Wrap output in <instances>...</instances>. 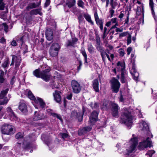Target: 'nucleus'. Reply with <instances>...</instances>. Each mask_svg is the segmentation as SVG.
I'll return each mask as SVG.
<instances>
[{
  "instance_id": "nucleus-14",
  "label": "nucleus",
  "mask_w": 157,
  "mask_h": 157,
  "mask_svg": "<svg viewBox=\"0 0 157 157\" xmlns=\"http://www.w3.org/2000/svg\"><path fill=\"white\" fill-rule=\"evenodd\" d=\"M7 111L11 120L13 121L17 120V117L16 116L10 107H8L7 109Z\"/></svg>"
},
{
  "instance_id": "nucleus-27",
  "label": "nucleus",
  "mask_w": 157,
  "mask_h": 157,
  "mask_svg": "<svg viewBox=\"0 0 157 157\" xmlns=\"http://www.w3.org/2000/svg\"><path fill=\"white\" fill-rule=\"evenodd\" d=\"M78 40V39L76 38H73L72 40H68L66 44V46H73L76 44Z\"/></svg>"
},
{
  "instance_id": "nucleus-9",
  "label": "nucleus",
  "mask_w": 157,
  "mask_h": 157,
  "mask_svg": "<svg viewBox=\"0 0 157 157\" xmlns=\"http://www.w3.org/2000/svg\"><path fill=\"white\" fill-rule=\"evenodd\" d=\"M71 86L73 93L78 94L80 92L81 90V86L76 81L72 80L71 82Z\"/></svg>"
},
{
  "instance_id": "nucleus-58",
  "label": "nucleus",
  "mask_w": 157,
  "mask_h": 157,
  "mask_svg": "<svg viewBox=\"0 0 157 157\" xmlns=\"http://www.w3.org/2000/svg\"><path fill=\"white\" fill-rule=\"evenodd\" d=\"M47 112L50 113L51 116L52 117H53L55 113L53 112V110L50 109H48L47 110Z\"/></svg>"
},
{
  "instance_id": "nucleus-55",
  "label": "nucleus",
  "mask_w": 157,
  "mask_h": 157,
  "mask_svg": "<svg viewBox=\"0 0 157 157\" xmlns=\"http://www.w3.org/2000/svg\"><path fill=\"white\" fill-rule=\"evenodd\" d=\"M71 11L74 13L75 14L77 13L78 12V9L76 7H72V8L71 10Z\"/></svg>"
},
{
  "instance_id": "nucleus-20",
  "label": "nucleus",
  "mask_w": 157,
  "mask_h": 157,
  "mask_svg": "<svg viewBox=\"0 0 157 157\" xmlns=\"http://www.w3.org/2000/svg\"><path fill=\"white\" fill-rule=\"evenodd\" d=\"M74 115H75L76 118L78 119L79 122H80L82 121L83 115L80 112H73L72 113L71 116H73Z\"/></svg>"
},
{
  "instance_id": "nucleus-62",
  "label": "nucleus",
  "mask_w": 157,
  "mask_h": 157,
  "mask_svg": "<svg viewBox=\"0 0 157 157\" xmlns=\"http://www.w3.org/2000/svg\"><path fill=\"white\" fill-rule=\"evenodd\" d=\"M6 42V40L4 38V37H2L0 39V43L4 44H5Z\"/></svg>"
},
{
  "instance_id": "nucleus-43",
  "label": "nucleus",
  "mask_w": 157,
  "mask_h": 157,
  "mask_svg": "<svg viewBox=\"0 0 157 157\" xmlns=\"http://www.w3.org/2000/svg\"><path fill=\"white\" fill-rule=\"evenodd\" d=\"M81 52L84 57V59L85 63H87V55L84 50H82L81 51Z\"/></svg>"
},
{
  "instance_id": "nucleus-37",
  "label": "nucleus",
  "mask_w": 157,
  "mask_h": 157,
  "mask_svg": "<svg viewBox=\"0 0 157 157\" xmlns=\"http://www.w3.org/2000/svg\"><path fill=\"white\" fill-rule=\"evenodd\" d=\"M84 17L88 22L90 23L92 25L94 24V22L92 21L91 17L89 15L85 14L84 15Z\"/></svg>"
},
{
  "instance_id": "nucleus-56",
  "label": "nucleus",
  "mask_w": 157,
  "mask_h": 157,
  "mask_svg": "<svg viewBox=\"0 0 157 157\" xmlns=\"http://www.w3.org/2000/svg\"><path fill=\"white\" fill-rule=\"evenodd\" d=\"M72 97V93L71 92L68 93L66 98L69 100H71Z\"/></svg>"
},
{
  "instance_id": "nucleus-6",
  "label": "nucleus",
  "mask_w": 157,
  "mask_h": 157,
  "mask_svg": "<svg viewBox=\"0 0 157 157\" xmlns=\"http://www.w3.org/2000/svg\"><path fill=\"white\" fill-rule=\"evenodd\" d=\"M151 143L150 139L148 137L146 140L139 143V148L140 149L142 150L147 147H151Z\"/></svg>"
},
{
  "instance_id": "nucleus-5",
  "label": "nucleus",
  "mask_w": 157,
  "mask_h": 157,
  "mask_svg": "<svg viewBox=\"0 0 157 157\" xmlns=\"http://www.w3.org/2000/svg\"><path fill=\"white\" fill-rule=\"evenodd\" d=\"M1 129L2 133L4 134L11 135L14 133L12 125L10 124L3 125Z\"/></svg>"
},
{
  "instance_id": "nucleus-25",
  "label": "nucleus",
  "mask_w": 157,
  "mask_h": 157,
  "mask_svg": "<svg viewBox=\"0 0 157 157\" xmlns=\"http://www.w3.org/2000/svg\"><path fill=\"white\" fill-rule=\"evenodd\" d=\"M130 72L132 75L134 79L136 81L137 80L139 74L136 69H130Z\"/></svg>"
},
{
  "instance_id": "nucleus-11",
  "label": "nucleus",
  "mask_w": 157,
  "mask_h": 157,
  "mask_svg": "<svg viewBox=\"0 0 157 157\" xmlns=\"http://www.w3.org/2000/svg\"><path fill=\"white\" fill-rule=\"evenodd\" d=\"M92 128L91 126L80 128L78 130V134L80 136L84 135L90 131Z\"/></svg>"
},
{
  "instance_id": "nucleus-19",
  "label": "nucleus",
  "mask_w": 157,
  "mask_h": 157,
  "mask_svg": "<svg viewBox=\"0 0 157 157\" xmlns=\"http://www.w3.org/2000/svg\"><path fill=\"white\" fill-rule=\"evenodd\" d=\"M35 115L33 118L34 121H37L44 118V114L43 113L39 112L37 113L36 112H35Z\"/></svg>"
},
{
  "instance_id": "nucleus-45",
  "label": "nucleus",
  "mask_w": 157,
  "mask_h": 157,
  "mask_svg": "<svg viewBox=\"0 0 157 157\" xmlns=\"http://www.w3.org/2000/svg\"><path fill=\"white\" fill-rule=\"evenodd\" d=\"M101 53V55L102 57L103 60L104 61V58L105 55L106 57L108 58V54H107L106 52H105L103 50H102V51H100Z\"/></svg>"
},
{
  "instance_id": "nucleus-13",
  "label": "nucleus",
  "mask_w": 157,
  "mask_h": 157,
  "mask_svg": "<svg viewBox=\"0 0 157 157\" xmlns=\"http://www.w3.org/2000/svg\"><path fill=\"white\" fill-rule=\"evenodd\" d=\"M121 81L122 83H127L129 78L127 75L125 69H121Z\"/></svg>"
},
{
  "instance_id": "nucleus-17",
  "label": "nucleus",
  "mask_w": 157,
  "mask_h": 157,
  "mask_svg": "<svg viewBox=\"0 0 157 157\" xmlns=\"http://www.w3.org/2000/svg\"><path fill=\"white\" fill-rule=\"evenodd\" d=\"M61 92L57 90L55 91L53 93L54 100L57 103H60L61 101Z\"/></svg>"
},
{
  "instance_id": "nucleus-29",
  "label": "nucleus",
  "mask_w": 157,
  "mask_h": 157,
  "mask_svg": "<svg viewBox=\"0 0 157 157\" xmlns=\"http://www.w3.org/2000/svg\"><path fill=\"white\" fill-rule=\"evenodd\" d=\"M76 4L75 0H70L68 1L66 3V5L69 8H71L75 5Z\"/></svg>"
},
{
  "instance_id": "nucleus-8",
  "label": "nucleus",
  "mask_w": 157,
  "mask_h": 157,
  "mask_svg": "<svg viewBox=\"0 0 157 157\" xmlns=\"http://www.w3.org/2000/svg\"><path fill=\"white\" fill-rule=\"evenodd\" d=\"M134 135H132L133 138H131L130 141L131 144L130 147L128 149H127L129 153H132L135 150L138 144L137 138L134 137Z\"/></svg>"
},
{
  "instance_id": "nucleus-61",
  "label": "nucleus",
  "mask_w": 157,
  "mask_h": 157,
  "mask_svg": "<svg viewBox=\"0 0 157 157\" xmlns=\"http://www.w3.org/2000/svg\"><path fill=\"white\" fill-rule=\"evenodd\" d=\"M78 20H79V22H80L81 21H82L84 19L82 15V14L80 15L78 17Z\"/></svg>"
},
{
  "instance_id": "nucleus-48",
  "label": "nucleus",
  "mask_w": 157,
  "mask_h": 157,
  "mask_svg": "<svg viewBox=\"0 0 157 157\" xmlns=\"http://www.w3.org/2000/svg\"><path fill=\"white\" fill-rule=\"evenodd\" d=\"M96 44H101L100 37L98 34H96Z\"/></svg>"
},
{
  "instance_id": "nucleus-16",
  "label": "nucleus",
  "mask_w": 157,
  "mask_h": 157,
  "mask_svg": "<svg viewBox=\"0 0 157 157\" xmlns=\"http://www.w3.org/2000/svg\"><path fill=\"white\" fill-rule=\"evenodd\" d=\"M41 0H40L38 2L36 3V4L34 2H31L29 3L26 7V10L29 11L30 9L35 8L37 7H39L40 5Z\"/></svg>"
},
{
  "instance_id": "nucleus-7",
  "label": "nucleus",
  "mask_w": 157,
  "mask_h": 157,
  "mask_svg": "<svg viewBox=\"0 0 157 157\" xmlns=\"http://www.w3.org/2000/svg\"><path fill=\"white\" fill-rule=\"evenodd\" d=\"M98 112L95 111H94L91 113L89 121L90 125H93L98 121Z\"/></svg>"
},
{
  "instance_id": "nucleus-40",
  "label": "nucleus",
  "mask_w": 157,
  "mask_h": 157,
  "mask_svg": "<svg viewBox=\"0 0 157 157\" xmlns=\"http://www.w3.org/2000/svg\"><path fill=\"white\" fill-rule=\"evenodd\" d=\"M9 60L6 59L2 64V67L4 68L7 67V66L9 65Z\"/></svg>"
},
{
  "instance_id": "nucleus-2",
  "label": "nucleus",
  "mask_w": 157,
  "mask_h": 157,
  "mask_svg": "<svg viewBox=\"0 0 157 157\" xmlns=\"http://www.w3.org/2000/svg\"><path fill=\"white\" fill-rule=\"evenodd\" d=\"M49 69H36L33 72L34 75L37 78H40L46 82H48L50 78Z\"/></svg>"
},
{
  "instance_id": "nucleus-38",
  "label": "nucleus",
  "mask_w": 157,
  "mask_h": 157,
  "mask_svg": "<svg viewBox=\"0 0 157 157\" xmlns=\"http://www.w3.org/2000/svg\"><path fill=\"white\" fill-rule=\"evenodd\" d=\"M142 124L143 127L142 130L147 131L149 129V127L147 124L144 121H143Z\"/></svg>"
},
{
  "instance_id": "nucleus-36",
  "label": "nucleus",
  "mask_w": 157,
  "mask_h": 157,
  "mask_svg": "<svg viewBox=\"0 0 157 157\" xmlns=\"http://www.w3.org/2000/svg\"><path fill=\"white\" fill-rule=\"evenodd\" d=\"M28 96L29 98L31 100L35 101L36 100V98L33 95L32 92L30 90L28 91Z\"/></svg>"
},
{
  "instance_id": "nucleus-59",
  "label": "nucleus",
  "mask_w": 157,
  "mask_h": 157,
  "mask_svg": "<svg viewBox=\"0 0 157 157\" xmlns=\"http://www.w3.org/2000/svg\"><path fill=\"white\" fill-rule=\"evenodd\" d=\"M50 0H46V2L44 5V7L46 8L50 4Z\"/></svg>"
},
{
  "instance_id": "nucleus-51",
  "label": "nucleus",
  "mask_w": 157,
  "mask_h": 157,
  "mask_svg": "<svg viewBox=\"0 0 157 157\" xmlns=\"http://www.w3.org/2000/svg\"><path fill=\"white\" fill-rule=\"evenodd\" d=\"M101 44H97L96 45V48L98 51H102V50H103V48L101 46Z\"/></svg>"
},
{
  "instance_id": "nucleus-1",
  "label": "nucleus",
  "mask_w": 157,
  "mask_h": 157,
  "mask_svg": "<svg viewBox=\"0 0 157 157\" xmlns=\"http://www.w3.org/2000/svg\"><path fill=\"white\" fill-rule=\"evenodd\" d=\"M121 118V123L125 124L128 127H131L132 123V118L127 108H124L123 109Z\"/></svg>"
},
{
  "instance_id": "nucleus-22",
  "label": "nucleus",
  "mask_w": 157,
  "mask_h": 157,
  "mask_svg": "<svg viewBox=\"0 0 157 157\" xmlns=\"http://www.w3.org/2000/svg\"><path fill=\"white\" fill-rule=\"evenodd\" d=\"M19 41L21 43V48L23 51L24 54H25L28 52V46L25 44H23V40L22 38H21L20 39Z\"/></svg>"
},
{
  "instance_id": "nucleus-30",
  "label": "nucleus",
  "mask_w": 157,
  "mask_h": 157,
  "mask_svg": "<svg viewBox=\"0 0 157 157\" xmlns=\"http://www.w3.org/2000/svg\"><path fill=\"white\" fill-rule=\"evenodd\" d=\"M59 48L60 46L59 44L57 43H55L52 44L50 49L54 50H59Z\"/></svg>"
},
{
  "instance_id": "nucleus-15",
  "label": "nucleus",
  "mask_w": 157,
  "mask_h": 157,
  "mask_svg": "<svg viewBox=\"0 0 157 157\" xmlns=\"http://www.w3.org/2000/svg\"><path fill=\"white\" fill-rule=\"evenodd\" d=\"M95 20L97 24L99 26L101 30L102 31L103 29V22L101 19L99 18L97 12H95L94 14Z\"/></svg>"
},
{
  "instance_id": "nucleus-18",
  "label": "nucleus",
  "mask_w": 157,
  "mask_h": 157,
  "mask_svg": "<svg viewBox=\"0 0 157 157\" xmlns=\"http://www.w3.org/2000/svg\"><path fill=\"white\" fill-rule=\"evenodd\" d=\"M18 108L23 113H26L28 111L27 106L24 101L19 102Z\"/></svg>"
},
{
  "instance_id": "nucleus-42",
  "label": "nucleus",
  "mask_w": 157,
  "mask_h": 157,
  "mask_svg": "<svg viewBox=\"0 0 157 157\" xmlns=\"http://www.w3.org/2000/svg\"><path fill=\"white\" fill-rule=\"evenodd\" d=\"M88 49L89 52L91 53H93L94 52V48L91 44H89L88 45Z\"/></svg>"
},
{
  "instance_id": "nucleus-54",
  "label": "nucleus",
  "mask_w": 157,
  "mask_h": 157,
  "mask_svg": "<svg viewBox=\"0 0 157 157\" xmlns=\"http://www.w3.org/2000/svg\"><path fill=\"white\" fill-rule=\"evenodd\" d=\"M128 34H129L128 33V32H125L121 33L119 34V38H121V37L125 36L128 34Z\"/></svg>"
},
{
  "instance_id": "nucleus-26",
  "label": "nucleus",
  "mask_w": 157,
  "mask_h": 157,
  "mask_svg": "<svg viewBox=\"0 0 157 157\" xmlns=\"http://www.w3.org/2000/svg\"><path fill=\"white\" fill-rule=\"evenodd\" d=\"M41 9L39 8L38 9H34L31 10L29 13L30 15H36L39 14L40 15H41L42 13L41 12Z\"/></svg>"
},
{
  "instance_id": "nucleus-28",
  "label": "nucleus",
  "mask_w": 157,
  "mask_h": 157,
  "mask_svg": "<svg viewBox=\"0 0 157 157\" xmlns=\"http://www.w3.org/2000/svg\"><path fill=\"white\" fill-rule=\"evenodd\" d=\"M149 7L151 9V13L153 16L155 18V14L154 9V3L153 2V0H149Z\"/></svg>"
},
{
  "instance_id": "nucleus-46",
  "label": "nucleus",
  "mask_w": 157,
  "mask_h": 157,
  "mask_svg": "<svg viewBox=\"0 0 157 157\" xmlns=\"http://www.w3.org/2000/svg\"><path fill=\"white\" fill-rule=\"evenodd\" d=\"M53 117H56L58 119L60 120L61 122H63V120L61 116L59 114L55 113Z\"/></svg>"
},
{
  "instance_id": "nucleus-63",
  "label": "nucleus",
  "mask_w": 157,
  "mask_h": 157,
  "mask_svg": "<svg viewBox=\"0 0 157 157\" xmlns=\"http://www.w3.org/2000/svg\"><path fill=\"white\" fill-rule=\"evenodd\" d=\"M15 76H13L10 82V84L11 85H13L15 82Z\"/></svg>"
},
{
  "instance_id": "nucleus-53",
  "label": "nucleus",
  "mask_w": 157,
  "mask_h": 157,
  "mask_svg": "<svg viewBox=\"0 0 157 157\" xmlns=\"http://www.w3.org/2000/svg\"><path fill=\"white\" fill-rule=\"evenodd\" d=\"M131 35L129 34L128 35V36L127 39V44L128 45L131 42Z\"/></svg>"
},
{
  "instance_id": "nucleus-10",
  "label": "nucleus",
  "mask_w": 157,
  "mask_h": 157,
  "mask_svg": "<svg viewBox=\"0 0 157 157\" xmlns=\"http://www.w3.org/2000/svg\"><path fill=\"white\" fill-rule=\"evenodd\" d=\"M111 113L113 117H119L118 110L120 107L118 104L115 103H112L111 104Z\"/></svg>"
},
{
  "instance_id": "nucleus-12",
  "label": "nucleus",
  "mask_w": 157,
  "mask_h": 157,
  "mask_svg": "<svg viewBox=\"0 0 157 157\" xmlns=\"http://www.w3.org/2000/svg\"><path fill=\"white\" fill-rule=\"evenodd\" d=\"M9 89L8 88L6 89L5 90L2 91L0 93V99H3L4 100L1 101V105H4L7 103L8 102L7 98L5 97Z\"/></svg>"
},
{
  "instance_id": "nucleus-3",
  "label": "nucleus",
  "mask_w": 157,
  "mask_h": 157,
  "mask_svg": "<svg viewBox=\"0 0 157 157\" xmlns=\"http://www.w3.org/2000/svg\"><path fill=\"white\" fill-rule=\"evenodd\" d=\"M15 61V68H19L22 69L25 66V64L23 63L21 64V57L20 56H17L15 55H12V62L10 64L11 66L13 65Z\"/></svg>"
},
{
  "instance_id": "nucleus-44",
  "label": "nucleus",
  "mask_w": 157,
  "mask_h": 157,
  "mask_svg": "<svg viewBox=\"0 0 157 157\" xmlns=\"http://www.w3.org/2000/svg\"><path fill=\"white\" fill-rule=\"evenodd\" d=\"M4 0H0V10H3L5 7V4L3 2Z\"/></svg>"
},
{
  "instance_id": "nucleus-41",
  "label": "nucleus",
  "mask_w": 157,
  "mask_h": 157,
  "mask_svg": "<svg viewBox=\"0 0 157 157\" xmlns=\"http://www.w3.org/2000/svg\"><path fill=\"white\" fill-rule=\"evenodd\" d=\"M23 137V133L22 132H19L15 136L17 139H20L22 138Z\"/></svg>"
},
{
  "instance_id": "nucleus-57",
  "label": "nucleus",
  "mask_w": 157,
  "mask_h": 157,
  "mask_svg": "<svg viewBox=\"0 0 157 157\" xmlns=\"http://www.w3.org/2000/svg\"><path fill=\"white\" fill-rule=\"evenodd\" d=\"M60 135L62 136V138L63 139L67 138L68 136V134L66 133H60Z\"/></svg>"
},
{
  "instance_id": "nucleus-32",
  "label": "nucleus",
  "mask_w": 157,
  "mask_h": 157,
  "mask_svg": "<svg viewBox=\"0 0 157 157\" xmlns=\"http://www.w3.org/2000/svg\"><path fill=\"white\" fill-rule=\"evenodd\" d=\"M108 101L107 100H105L103 101L101 109L103 111L107 110L108 109Z\"/></svg>"
},
{
  "instance_id": "nucleus-21",
  "label": "nucleus",
  "mask_w": 157,
  "mask_h": 157,
  "mask_svg": "<svg viewBox=\"0 0 157 157\" xmlns=\"http://www.w3.org/2000/svg\"><path fill=\"white\" fill-rule=\"evenodd\" d=\"M46 36L47 40L50 41L52 40L53 37V33L51 29L47 30L46 32Z\"/></svg>"
},
{
  "instance_id": "nucleus-33",
  "label": "nucleus",
  "mask_w": 157,
  "mask_h": 157,
  "mask_svg": "<svg viewBox=\"0 0 157 157\" xmlns=\"http://www.w3.org/2000/svg\"><path fill=\"white\" fill-rule=\"evenodd\" d=\"M59 50L49 49V54L50 56L53 57L56 56L58 55V52Z\"/></svg>"
},
{
  "instance_id": "nucleus-64",
  "label": "nucleus",
  "mask_w": 157,
  "mask_h": 157,
  "mask_svg": "<svg viewBox=\"0 0 157 157\" xmlns=\"http://www.w3.org/2000/svg\"><path fill=\"white\" fill-rule=\"evenodd\" d=\"M86 108L83 106L82 107V114L83 115L85 113L86 114Z\"/></svg>"
},
{
  "instance_id": "nucleus-34",
  "label": "nucleus",
  "mask_w": 157,
  "mask_h": 157,
  "mask_svg": "<svg viewBox=\"0 0 157 157\" xmlns=\"http://www.w3.org/2000/svg\"><path fill=\"white\" fill-rule=\"evenodd\" d=\"M22 145V148L24 149H29L32 147V144L30 143H23Z\"/></svg>"
},
{
  "instance_id": "nucleus-31",
  "label": "nucleus",
  "mask_w": 157,
  "mask_h": 157,
  "mask_svg": "<svg viewBox=\"0 0 157 157\" xmlns=\"http://www.w3.org/2000/svg\"><path fill=\"white\" fill-rule=\"evenodd\" d=\"M107 28L106 27H104V31H103V34L102 38L103 39L104 42L106 43V46L107 44V41L105 39V38L106 37V36H107V34H108V32H107Z\"/></svg>"
},
{
  "instance_id": "nucleus-23",
  "label": "nucleus",
  "mask_w": 157,
  "mask_h": 157,
  "mask_svg": "<svg viewBox=\"0 0 157 157\" xmlns=\"http://www.w3.org/2000/svg\"><path fill=\"white\" fill-rule=\"evenodd\" d=\"M34 101L36 103H39L41 108H43L45 107V104L44 102L43 101V100L41 98L37 97L36 98V100Z\"/></svg>"
},
{
  "instance_id": "nucleus-35",
  "label": "nucleus",
  "mask_w": 157,
  "mask_h": 157,
  "mask_svg": "<svg viewBox=\"0 0 157 157\" xmlns=\"http://www.w3.org/2000/svg\"><path fill=\"white\" fill-rule=\"evenodd\" d=\"M4 29V30L5 32L7 33L8 31V25L5 23H3L0 25V29Z\"/></svg>"
},
{
  "instance_id": "nucleus-24",
  "label": "nucleus",
  "mask_w": 157,
  "mask_h": 157,
  "mask_svg": "<svg viewBox=\"0 0 157 157\" xmlns=\"http://www.w3.org/2000/svg\"><path fill=\"white\" fill-rule=\"evenodd\" d=\"M92 83V86L95 91L98 92L99 91V82L98 79H94Z\"/></svg>"
},
{
  "instance_id": "nucleus-50",
  "label": "nucleus",
  "mask_w": 157,
  "mask_h": 157,
  "mask_svg": "<svg viewBox=\"0 0 157 157\" xmlns=\"http://www.w3.org/2000/svg\"><path fill=\"white\" fill-rule=\"evenodd\" d=\"M16 149L17 151H19L21 150V144L19 143H17L15 146Z\"/></svg>"
},
{
  "instance_id": "nucleus-60",
  "label": "nucleus",
  "mask_w": 157,
  "mask_h": 157,
  "mask_svg": "<svg viewBox=\"0 0 157 157\" xmlns=\"http://www.w3.org/2000/svg\"><path fill=\"white\" fill-rule=\"evenodd\" d=\"M91 107L93 109H97L99 107V104L97 103H95L94 105Z\"/></svg>"
},
{
  "instance_id": "nucleus-49",
  "label": "nucleus",
  "mask_w": 157,
  "mask_h": 157,
  "mask_svg": "<svg viewBox=\"0 0 157 157\" xmlns=\"http://www.w3.org/2000/svg\"><path fill=\"white\" fill-rule=\"evenodd\" d=\"M117 2H114L113 0H110V5L113 9L115 8V7L117 6Z\"/></svg>"
},
{
  "instance_id": "nucleus-39",
  "label": "nucleus",
  "mask_w": 157,
  "mask_h": 157,
  "mask_svg": "<svg viewBox=\"0 0 157 157\" xmlns=\"http://www.w3.org/2000/svg\"><path fill=\"white\" fill-rule=\"evenodd\" d=\"M118 66H121V69H125V64L124 61H119L117 63Z\"/></svg>"
},
{
  "instance_id": "nucleus-4",
  "label": "nucleus",
  "mask_w": 157,
  "mask_h": 157,
  "mask_svg": "<svg viewBox=\"0 0 157 157\" xmlns=\"http://www.w3.org/2000/svg\"><path fill=\"white\" fill-rule=\"evenodd\" d=\"M110 82L112 91L115 93H117L119 90L120 86L119 82L117 79L113 78L110 80Z\"/></svg>"
},
{
  "instance_id": "nucleus-52",
  "label": "nucleus",
  "mask_w": 157,
  "mask_h": 157,
  "mask_svg": "<svg viewBox=\"0 0 157 157\" xmlns=\"http://www.w3.org/2000/svg\"><path fill=\"white\" fill-rule=\"evenodd\" d=\"M155 151L153 150L149 151H147L146 155H148L149 156V157H152V155L155 153Z\"/></svg>"
},
{
  "instance_id": "nucleus-47",
  "label": "nucleus",
  "mask_w": 157,
  "mask_h": 157,
  "mask_svg": "<svg viewBox=\"0 0 157 157\" xmlns=\"http://www.w3.org/2000/svg\"><path fill=\"white\" fill-rule=\"evenodd\" d=\"M78 6L84 8V3L82 0H79L78 1Z\"/></svg>"
}]
</instances>
